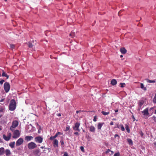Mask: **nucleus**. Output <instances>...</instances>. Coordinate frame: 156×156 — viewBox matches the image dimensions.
Segmentation results:
<instances>
[{
    "label": "nucleus",
    "instance_id": "nucleus-31",
    "mask_svg": "<svg viewBox=\"0 0 156 156\" xmlns=\"http://www.w3.org/2000/svg\"><path fill=\"white\" fill-rule=\"evenodd\" d=\"M120 126L121 130L122 131H124L125 130V128L122 125H120Z\"/></svg>",
    "mask_w": 156,
    "mask_h": 156
},
{
    "label": "nucleus",
    "instance_id": "nucleus-3",
    "mask_svg": "<svg viewBox=\"0 0 156 156\" xmlns=\"http://www.w3.org/2000/svg\"><path fill=\"white\" fill-rule=\"evenodd\" d=\"M18 122L16 120L13 121L12 122L11 126L10 128V130L11 131H13V129L16 128L18 125Z\"/></svg>",
    "mask_w": 156,
    "mask_h": 156
},
{
    "label": "nucleus",
    "instance_id": "nucleus-2",
    "mask_svg": "<svg viewBox=\"0 0 156 156\" xmlns=\"http://www.w3.org/2000/svg\"><path fill=\"white\" fill-rule=\"evenodd\" d=\"M143 114L144 117L145 119H147L150 116L148 112V108H147L145 109L143 111L141 112Z\"/></svg>",
    "mask_w": 156,
    "mask_h": 156
},
{
    "label": "nucleus",
    "instance_id": "nucleus-42",
    "mask_svg": "<svg viewBox=\"0 0 156 156\" xmlns=\"http://www.w3.org/2000/svg\"><path fill=\"white\" fill-rule=\"evenodd\" d=\"M5 80H2L1 81H0V83L2 84L4 82Z\"/></svg>",
    "mask_w": 156,
    "mask_h": 156
},
{
    "label": "nucleus",
    "instance_id": "nucleus-63",
    "mask_svg": "<svg viewBox=\"0 0 156 156\" xmlns=\"http://www.w3.org/2000/svg\"><path fill=\"white\" fill-rule=\"evenodd\" d=\"M120 57L121 58H122L123 57V55H121L120 56Z\"/></svg>",
    "mask_w": 156,
    "mask_h": 156
},
{
    "label": "nucleus",
    "instance_id": "nucleus-23",
    "mask_svg": "<svg viewBox=\"0 0 156 156\" xmlns=\"http://www.w3.org/2000/svg\"><path fill=\"white\" fill-rule=\"evenodd\" d=\"M15 144V142H12L9 144V145L11 148H13L14 147Z\"/></svg>",
    "mask_w": 156,
    "mask_h": 156
},
{
    "label": "nucleus",
    "instance_id": "nucleus-25",
    "mask_svg": "<svg viewBox=\"0 0 156 156\" xmlns=\"http://www.w3.org/2000/svg\"><path fill=\"white\" fill-rule=\"evenodd\" d=\"M5 107H3L0 108V112H4L5 111Z\"/></svg>",
    "mask_w": 156,
    "mask_h": 156
},
{
    "label": "nucleus",
    "instance_id": "nucleus-5",
    "mask_svg": "<svg viewBox=\"0 0 156 156\" xmlns=\"http://www.w3.org/2000/svg\"><path fill=\"white\" fill-rule=\"evenodd\" d=\"M28 148L30 149H33L37 147V145L34 142H31L27 145Z\"/></svg>",
    "mask_w": 156,
    "mask_h": 156
},
{
    "label": "nucleus",
    "instance_id": "nucleus-52",
    "mask_svg": "<svg viewBox=\"0 0 156 156\" xmlns=\"http://www.w3.org/2000/svg\"><path fill=\"white\" fill-rule=\"evenodd\" d=\"M121 12H122V11H119V12H118V15H119H119H120V14Z\"/></svg>",
    "mask_w": 156,
    "mask_h": 156
},
{
    "label": "nucleus",
    "instance_id": "nucleus-13",
    "mask_svg": "<svg viewBox=\"0 0 156 156\" xmlns=\"http://www.w3.org/2000/svg\"><path fill=\"white\" fill-rule=\"evenodd\" d=\"M58 141L56 139H55L54 141H53V146L54 147H58Z\"/></svg>",
    "mask_w": 156,
    "mask_h": 156
},
{
    "label": "nucleus",
    "instance_id": "nucleus-48",
    "mask_svg": "<svg viewBox=\"0 0 156 156\" xmlns=\"http://www.w3.org/2000/svg\"><path fill=\"white\" fill-rule=\"evenodd\" d=\"M58 136V135L57 133H56V134H55V135L54 136H53V138H56V137H57V136Z\"/></svg>",
    "mask_w": 156,
    "mask_h": 156
},
{
    "label": "nucleus",
    "instance_id": "nucleus-7",
    "mask_svg": "<svg viewBox=\"0 0 156 156\" xmlns=\"http://www.w3.org/2000/svg\"><path fill=\"white\" fill-rule=\"evenodd\" d=\"M80 124L79 122H76L75 124L74 125L73 127V129L75 131H80V130L79 129V127Z\"/></svg>",
    "mask_w": 156,
    "mask_h": 156
},
{
    "label": "nucleus",
    "instance_id": "nucleus-30",
    "mask_svg": "<svg viewBox=\"0 0 156 156\" xmlns=\"http://www.w3.org/2000/svg\"><path fill=\"white\" fill-rule=\"evenodd\" d=\"M69 35L72 37H74L75 36V33L72 32H71V33H70Z\"/></svg>",
    "mask_w": 156,
    "mask_h": 156
},
{
    "label": "nucleus",
    "instance_id": "nucleus-29",
    "mask_svg": "<svg viewBox=\"0 0 156 156\" xmlns=\"http://www.w3.org/2000/svg\"><path fill=\"white\" fill-rule=\"evenodd\" d=\"M104 115H107L109 114V112H106L105 111H103L101 112Z\"/></svg>",
    "mask_w": 156,
    "mask_h": 156
},
{
    "label": "nucleus",
    "instance_id": "nucleus-27",
    "mask_svg": "<svg viewBox=\"0 0 156 156\" xmlns=\"http://www.w3.org/2000/svg\"><path fill=\"white\" fill-rule=\"evenodd\" d=\"M125 128H126V130L127 132L128 133H129V132H130V129H129V127L127 125H126V127H125Z\"/></svg>",
    "mask_w": 156,
    "mask_h": 156
},
{
    "label": "nucleus",
    "instance_id": "nucleus-53",
    "mask_svg": "<svg viewBox=\"0 0 156 156\" xmlns=\"http://www.w3.org/2000/svg\"><path fill=\"white\" fill-rule=\"evenodd\" d=\"M81 111V110L77 111L76 112L77 113H78L79 112H80Z\"/></svg>",
    "mask_w": 156,
    "mask_h": 156
},
{
    "label": "nucleus",
    "instance_id": "nucleus-62",
    "mask_svg": "<svg viewBox=\"0 0 156 156\" xmlns=\"http://www.w3.org/2000/svg\"><path fill=\"white\" fill-rule=\"evenodd\" d=\"M154 145H155V146L156 147V142H155L154 143Z\"/></svg>",
    "mask_w": 156,
    "mask_h": 156
},
{
    "label": "nucleus",
    "instance_id": "nucleus-32",
    "mask_svg": "<svg viewBox=\"0 0 156 156\" xmlns=\"http://www.w3.org/2000/svg\"><path fill=\"white\" fill-rule=\"evenodd\" d=\"M120 84L121 87H124L125 86V84L124 83H121Z\"/></svg>",
    "mask_w": 156,
    "mask_h": 156
},
{
    "label": "nucleus",
    "instance_id": "nucleus-37",
    "mask_svg": "<svg viewBox=\"0 0 156 156\" xmlns=\"http://www.w3.org/2000/svg\"><path fill=\"white\" fill-rule=\"evenodd\" d=\"M114 137L115 138H116V137H118V139L119 140V136L117 134H116L114 135Z\"/></svg>",
    "mask_w": 156,
    "mask_h": 156
},
{
    "label": "nucleus",
    "instance_id": "nucleus-57",
    "mask_svg": "<svg viewBox=\"0 0 156 156\" xmlns=\"http://www.w3.org/2000/svg\"><path fill=\"white\" fill-rule=\"evenodd\" d=\"M153 108H150L149 110L150 111H151V110H153Z\"/></svg>",
    "mask_w": 156,
    "mask_h": 156
},
{
    "label": "nucleus",
    "instance_id": "nucleus-49",
    "mask_svg": "<svg viewBox=\"0 0 156 156\" xmlns=\"http://www.w3.org/2000/svg\"><path fill=\"white\" fill-rule=\"evenodd\" d=\"M53 136H51L50 138V139L51 140H52L53 139H54L55 138H53Z\"/></svg>",
    "mask_w": 156,
    "mask_h": 156
},
{
    "label": "nucleus",
    "instance_id": "nucleus-44",
    "mask_svg": "<svg viewBox=\"0 0 156 156\" xmlns=\"http://www.w3.org/2000/svg\"><path fill=\"white\" fill-rule=\"evenodd\" d=\"M63 156H69L67 153L66 152H65Z\"/></svg>",
    "mask_w": 156,
    "mask_h": 156
},
{
    "label": "nucleus",
    "instance_id": "nucleus-21",
    "mask_svg": "<svg viewBox=\"0 0 156 156\" xmlns=\"http://www.w3.org/2000/svg\"><path fill=\"white\" fill-rule=\"evenodd\" d=\"M2 72H3L2 74V76H5L6 77V78L7 79H8L9 77V76L6 73H5V72L3 70L2 71Z\"/></svg>",
    "mask_w": 156,
    "mask_h": 156
},
{
    "label": "nucleus",
    "instance_id": "nucleus-28",
    "mask_svg": "<svg viewBox=\"0 0 156 156\" xmlns=\"http://www.w3.org/2000/svg\"><path fill=\"white\" fill-rule=\"evenodd\" d=\"M144 103V101H141L139 102V105L140 107Z\"/></svg>",
    "mask_w": 156,
    "mask_h": 156
},
{
    "label": "nucleus",
    "instance_id": "nucleus-35",
    "mask_svg": "<svg viewBox=\"0 0 156 156\" xmlns=\"http://www.w3.org/2000/svg\"><path fill=\"white\" fill-rule=\"evenodd\" d=\"M10 48H11L12 49H13L15 47V45H14L13 44H10Z\"/></svg>",
    "mask_w": 156,
    "mask_h": 156
},
{
    "label": "nucleus",
    "instance_id": "nucleus-34",
    "mask_svg": "<svg viewBox=\"0 0 156 156\" xmlns=\"http://www.w3.org/2000/svg\"><path fill=\"white\" fill-rule=\"evenodd\" d=\"M70 129V126L67 125L66 126V131H68Z\"/></svg>",
    "mask_w": 156,
    "mask_h": 156
},
{
    "label": "nucleus",
    "instance_id": "nucleus-59",
    "mask_svg": "<svg viewBox=\"0 0 156 156\" xmlns=\"http://www.w3.org/2000/svg\"><path fill=\"white\" fill-rule=\"evenodd\" d=\"M3 115V114H0V118H1Z\"/></svg>",
    "mask_w": 156,
    "mask_h": 156
},
{
    "label": "nucleus",
    "instance_id": "nucleus-38",
    "mask_svg": "<svg viewBox=\"0 0 156 156\" xmlns=\"http://www.w3.org/2000/svg\"><path fill=\"white\" fill-rule=\"evenodd\" d=\"M116 126H115V128H120V125H119L118 123H117L116 124Z\"/></svg>",
    "mask_w": 156,
    "mask_h": 156
},
{
    "label": "nucleus",
    "instance_id": "nucleus-36",
    "mask_svg": "<svg viewBox=\"0 0 156 156\" xmlns=\"http://www.w3.org/2000/svg\"><path fill=\"white\" fill-rule=\"evenodd\" d=\"M120 156V154L119 152H117V153H115L114 155V156Z\"/></svg>",
    "mask_w": 156,
    "mask_h": 156
},
{
    "label": "nucleus",
    "instance_id": "nucleus-45",
    "mask_svg": "<svg viewBox=\"0 0 156 156\" xmlns=\"http://www.w3.org/2000/svg\"><path fill=\"white\" fill-rule=\"evenodd\" d=\"M74 135H77L78 136L79 135V133L78 132H75L74 133Z\"/></svg>",
    "mask_w": 156,
    "mask_h": 156
},
{
    "label": "nucleus",
    "instance_id": "nucleus-10",
    "mask_svg": "<svg viewBox=\"0 0 156 156\" xmlns=\"http://www.w3.org/2000/svg\"><path fill=\"white\" fill-rule=\"evenodd\" d=\"M43 139L41 136L36 137L35 138V140L37 142L39 143H41L42 142Z\"/></svg>",
    "mask_w": 156,
    "mask_h": 156
},
{
    "label": "nucleus",
    "instance_id": "nucleus-14",
    "mask_svg": "<svg viewBox=\"0 0 156 156\" xmlns=\"http://www.w3.org/2000/svg\"><path fill=\"white\" fill-rule=\"evenodd\" d=\"M120 51L122 54H125L127 52L126 50L124 48H122L120 49Z\"/></svg>",
    "mask_w": 156,
    "mask_h": 156
},
{
    "label": "nucleus",
    "instance_id": "nucleus-33",
    "mask_svg": "<svg viewBox=\"0 0 156 156\" xmlns=\"http://www.w3.org/2000/svg\"><path fill=\"white\" fill-rule=\"evenodd\" d=\"M153 102L154 103H156V94H155V96L153 99Z\"/></svg>",
    "mask_w": 156,
    "mask_h": 156
},
{
    "label": "nucleus",
    "instance_id": "nucleus-6",
    "mask_svg": "<svg viewBox=\"0 0 156 156\" xmlns=\"http://www.w3.org/2000/svg\"><path fill=\"white\" fill-rule=\"evenodd\" d=\"M4 89L5 92L6 93L8 92L10 88L9 84L8 82H5L4 85Z\"/></svg>",
    "mask_w": 156,
    "mask_h": 156
},
{
    "label": "nucleus",
    "instance_id": "nucleus-58",
    "mask_svg": "<svg viewBox=\"0 0 156 156\" xmlns=\"http://www.w3.org/2000/svg\"><path fill=\"white\" fill-rule=\"evenodd\" d=\"M110 151L111 152L112 154H113V153H114V152L113 151Z\"/></svg>",
    "mask_w": 156,
    "mask_h": 156
},
{
    "label": "nucleus",
    "instance_id": "nucleus-41",
    "mask_svg": "<svg viewBox=\"0 0 156 156\" xmlns=\"http://www.w3.org/2000/svg\"><path fill=\"white\" fill-rule=\"evenodd\" d=\"M32 44L30 43H29V44H28V46L29 48H32Z\"/></svg>",
    "mask_w": 156,
    "mask_h": 156
},
{
    "label": "nucleus",
    "instance_id": "nucleus-26",
    "mask_svg": "<svg viewBox=\"0 0 156 156\" xmlns=\"http://www.w3.org/2000/svg\"><path fill=\"white\" fill-rule=\"evenodd\" d=\"M147 80V81L148 82V83H154L155 82V81L154 80H150L149 79H147L146 80Z\"/></svg>",
    "mask_w": 156,
    "mask_h": 156
},
{
    "label": "nucleus",
    "instance_id": "nucleus-40",
    "mask_svg": "<svg viewBox=\"0 0 156 156\" xmlns=\"http://www.w3.org/2000/svg\"><path fill=\"white\" fill-rule=\"evenodd\" d=\"M93 121L94 122H96L97 121V116H94V118Z\"/></svg>",
    "mask_w": 156,
    "mask_h": 156
},
{
    "label": "nucleus",
    "instance_id": "nucleus-55",
    "mask_svg": "<svg viewBox=\"0 0 156 156\" xmlns=\"http://www.w3.org/2000/svg\"><path fill=\"white\" fill-rule=\"evenodd\" d=\"M115 112H118V109H116L115 110Z\"/></svg>",
    "mask_w": 156,
    "mask_h": 156
},
{
    "label": "nucleus",
    "instance_id": "nucleus-11",
    "mask_svg": "<svg viewBox=\"0 0 156 156\" xmlns=\"http://www.w3.org/2000/svg\"><path fill=\"white\" fill-rule=\"evenodd\" d=\"M33 153L35 156H40L41 154L40 150L38 149L34 150L33 151Z\"/></svg>",
    "mask_w": 156,
    "mask_h": 156
},
{
    "label": "nucleus",
    "instance_id": "nucleus-19",
    "mask_svg": "<svg viewBox=\"0 0 156 156\" xmlns=\"http://www.w3.org/2000/svg\"><path fill=\"white\" fill-rule=\"evenodd\" d=\"M5 154L7 156H9L11 154L10 151L9 149H6L5 151Z\"/></svg>",
    "mask_w": 156,
    "mask_h": 156
},
{
    "label": "nucleus",
    "instance_id": "nucleus-24",
    "mask_svg": "<svg viewBox=\"0 0 156 156\" xmlns=\"http://www.w3.org/2000/svg\"><path fill=\"white\" fill-rule=\"evenodd\" d=\"M140 88L144 90H147L146 87H144V84L143 83H140Z\"/></svg>",
    "mask_w": 156,
    "mask_h": 156
},
{
    "label": "nucleus",
    "instance_id": "nucleus-12",
    "mask_svg": "<svg viewBox=\"0 0 156 156\" xmlns=\"http://www.w3.org/2000/svg\"><path fill=\"white\" fill-rule=\"evenodd\" d=\"M89 131L90 132L94 133L95 131V128L93 126H90L89 127Z\"/></svg>",
    "mask_w": 156,
    "mask_h": 156
},
{
    "label": "nucleus",
    "instance_id": "nucleus-61",
    "mask_svg": "<svg viewBox=\"0 0 156 156\" xmlns=\"http://www.w3.org/2000/svg\"><path fill=\"white\" fill-rule=\"evenodd\" d=\"M133 119H134L133 121H134L135 118H134V117L133 115Z\"/></svg>",
    "mask_w": 156,
    "mask_h": 156
},
{
    "label": "nucleus",
    "instance_id": "nucleus-54",
    "mask_svg": "<svg viewBox=\"0 0 156 156\" xmlns=\"http://www.w3.org/2000/svg\"><path fill=\"white\" fill-rule=\"evenodd\" d=\"M143 132H141V133H140V135H141L142 136L143 135Z\"/></svg>",
    "mask_w": 156,
    "mask_h": 156
},
{
    "label": "nucleus",
    "instance_id": "nucleus-15",
    "mask_svg": "<svg viewBox=\"0 0 156 156\" xmlns=\"http://www.w3.org/2000/svg\"><path fill=\"white\" fill-rule=\"evenodd\" d=\"M33 137L31 136H26L25 138V140L27 141H29L33 139Z\"/></svg>",
    "mask_w": 156,
    "mask_h": 156
},
{
    "label": "nucleus",
    "instance_id": "nucleus-8",
    "mask_svg": "<svg viewBox=\"0 0 156 156\" xmlns=\"http://www.w3.org/2000/svg\"><path fill=\"white\" fill-rule=\"evenodd\" d=\"M12 134L11 133H8L7 136H6L5 134H3V138L6 141L9 140Z\"/></svg>",
    "mask_w": 156,
    "mask_h": 156
},
{
    "label": "nucleus",
    "instance_id": "nucleus-39",
    "mask_svg": "<svg viewBox=\"0 0 156 156\" xmlns=\"http://www.w3.org/2000/svg\"><path fill=\"white\" fill-rule=\"evenodd\" d=\"M111 151L109 149H108L106 151H105V154H108V153H109V152Z\"/></svg>",
    "mask_w": 156,
    "mask_h": 156
},
{
    "label": "nucleus",
    "instance_id": "nucleus-43",
    "mask_svg": "<svg viewBox=\"0 0 156 156\" xmlns=\"http://www.w3.org/2000/svg\"><path fill=\"white\" fill-rule=\"evenodd\" d=\"M80 149L81 151H84V148L83 146H81L80 147Z\"/></svg>",
    "mask_w": 156,
    "mask_h": 156
},
{
    "label": "nucleus",
    "instance_id": "nucleus-22",
    "mask_svg": "<svg viewBox=\"0 0 156 156\" xmlns=\"http://www.w3.org/2000/svg\"><path fill=\"white\" fill-rule=\"evenodd\" d=\"M127 141L130 145H132L133 144V143L131 139L128 138L127 139Z\"/></svg>",
    "mask_w": 156,
    "mask_h": 156
},
{
    "label": "nucleus",
    "instance_id": "nucleus-4",
    "mask_svg": "<svg viewBox=\"0 0 156 156\" xmlns=\"http://www.w3.org/2000/svg\"><path fill=\"white\" fill-rule=\"evenodd\" d=\"M20 135V133L18 130H15L13 131V135L12 137L14 139H16L18 138Z\"/></svg>",
    "mask_w": 156,
    "mask_h": 156
},
{
    "label": "nucleus",
    "instance_id": "nucleus-56",
    "mask_svg": "<svg viewBox=\"0 0 156 156\" xmlns=\"http://www.w3.org/2000/svg\"><path fill=\"white\" fill-rule=\"evenodd\" d=\"M56 133L58 135V134H61V133L60 132H58Z\"/></svg>",
    "mask_w": 156,
    "mask_h": 156
},
{
    "label": "nucleus",
    "instance_id": "nucleus-17",
    "mask_svg": "<svg viewBox=\"0 0 156 156\" xmlns=\"http://www.w3.org/2000/svg\"><path fill=\"white\" fill-rule=\"evenodd\" d=\"M117 83V82L115 79H112L111 82V83L113 86L115 85Z\"/></svg>",
    "mask_w": 156,
    "mask_h": 156
},
{
    "label": "nucleus",
    "instance_id": "nucleus-18",
    "mask_svg": "<svg viewBox=\"0 0 156 156\" xmlns=\"http://www.w3.org/2000/svg\"><path fill=\"white\" fill-rule=\"evenodd\" d=\"M5 149L3 147L0 148V156L3 155L4 153Z\"/></svg>",
    "mask_w": 156,
    "mask_h": 156
},
{
    "label": "nucleus",
    "instance_id": "nucleus-51",
    "mask_svg": "<svg viewBox=\"0 0 156 156\" xmlns=\"http://www.w3.org/2000/svg\"><path fill=\"white\" fill-rule=\"evenodd\" d=\"M4 99H2L0 100V102H2V101H4Z\"/></svg>",
    "mask_w": 156,
    "mask_h": 156
},
{
    "label": "nucleus",
    "instance_id": "nucleus-9",
    "mask_svg": "<svg viewBox=\"0 0 156 156\" xmlns=\"http://www.w3.org/2000/svg\"><path fill=\"white\" fill-rule=\"evenodd\" d=\"M23 141V139L22 138H19L16 141V146H19L21 145Z\"/></svg>",
    "mask_w": 156,
    "mask_h": 156
},
{
    "label": "nucleus",
    "instance_id": "nucleus-47",
    "mask_svg": "<svg viewBox=\"0 0 156 156\" xmlns=\"http://www.w3.org/2000/svg\"><path fill=\"white\" fill-rule=\"evenodd\" d=\"M57 115L58 117L61 116V114L58 113L56 114Z\"/></svg>",
    "mask_w": 156,
    "mask_h": 156
},
{
    "label": "nucleus",
    "instance_id": "nucleus-46",
    "mask_svg": "<svg viewBox=\"0 0 156 156\" xmlns=\"http://www.w3.org/2000/svg\"><path fill=\"white\" fill-rule=\"evenodd\" d=\"M60 143L61 145H63L64 144V141L63 140H62L60 141Z\"/></svg>",
    "mask_w": 156,
    "mask_h": 156
},
{
    "label": "nucleus",
    "instance_id": "nucleus-60",
    "mask_svg": "<svg viewBox=\"0 0 156 156\" xmlns=\"http://www.w3.org/2000/svg\"><path fill=\"white\" fill-rule=\"evenodd\" d=\"M153 118H154V119H156V117L154 116L153 117Z\"/></svg>",
    "mask_w": 156,
    "mask_h": 156
},
{
    "label": "nucleus",
    "instance_id": "nucleus-16",
    "mask_svg": "<svg viewBox=\"0 0 156 156\" xmlns=\"http://www.w3.org/2000/svg\"><path fill=\"white\" fill-rule=\"evenodd\" d=\"M104 124V122L102 123H101L100 122L98 123L97 126L98 129L99 130H100L101 129V128L103 124Z\"/></svg>",
    "mask_w": 156,
    "mask_h": 156
},
{
    "label": "nucleus",
    "instance_id": "nucleus-64",
    "mask_svg": "<svg viewBox=\"0 0 156 156\" xmlns=\"http://www.w3.org/2000/svg\"><path fill=\"white\" fill-rule=\"evenodd\" d=\"M154 114H156V109L155 110Z\"/></svg>",
    "mask_w": 156,
    "mask_h": 156
},
{
    "label": "nucleus",
    "instance_id": "nucleus-20",
    "mask_svg": "<svg viewBox=\"0 0 156 156\" xmlns=\"http://www.w3.org/2000/svg\"><path fill=\"white\" fill-rule=\"evenodd\" d=\"M36 125L37 126V128L38 129V133H41V131L42 130L41 127L40 126H39L38 125V124L37 123H36Z\"/></svg>",
    "mask_w": 156,
    "mask_h": 156
},
{
    "label": "nucleus",
    "instance_id": "nucleus-50",
    "mask_svg": "<svg viewBox=\"0 0 156 156\" xmlns=\"http://www.w3.org/2000/svg\"><path fill=\"white\" fill-rule=\"evenodd\" d=\"M114 124V123L112 121L110 123V125H113Z\"/></svg>",
    "mask_w": 156,
    "mask_h": 156
},
{
    "label": "nucleus",
    "instance_id": "nucleus-1",
    "mask_svg": "<svg viewBox=\"0 0 156 156\" xmlns=\"http://www.w3.org/2000/svg\"><path fill=\"white\" fill-rule=\"evenodd\" d=\"M16 102L14 99L11 100L9 105V109L11 111H13L16 108Z\"/></svg>",
    "mask_w": 156,
    "mask_h": 156
}]
</instances>
